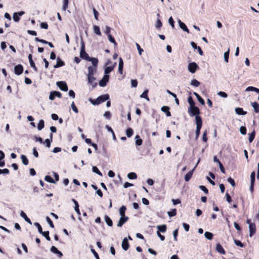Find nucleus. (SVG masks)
Instances as JSON below:
<instances>
[{
	"label": "nucleus",
	"instance_id": "nucleus-62",
	"mask_svg": "<svg viewBox=\"0 0 259 259\" xmlns=\"http://www.w3.org/2000/svg\"><path fill=\"white\" fill-rule=\"evenodd\" d=\"M93 10L95 18L97 20H98V17H99V15L98 12L96 10V9L95 8H93Z\"/></svg>",
	"mask_w": 259,
	"mask_h": 259
},
{
	"label": "nucleus",
	"instance_id": "nucleus-18",
	"mask_svg": "<svg viewBox=\"0 0 259 259\" xmlns=\"http://www.w3.org/2000/svg\"><path fill=\"white\" fill-rule=\"evenodd\" d=\"M179 26L181 29H182L184 31L187 32L188 33L190 32L189 30L187 28V26L185 25V24L183 22H182L180 20H179L178 21Z\"/></svg>",
	"mask_w": 259,
	"mask_h": 259
},
{
	"label": "nucleus",
	"instance_id": "nucleus-14",
	"mask_svg": "<svg viewBox=\"0 0 259 259\" xmlns=\"http://www.w3.org/2000/svg\"><path fill=\"white\" fill-rule=\"evenodd\" d=\"M50 250L51 252L57 254L59 257H61L63 256V253L54 246H52Z\"/></svg>",
	"mask_w": 259,
	"mask_h": 259
},
{
	"label": "nucleus",
	"instance_id": "nucleus-31",
	"mask_svg": "<svg viewBox=\"0 0 259 259\" xmlns=\"http://www.w3.org/2000/svg\"><path fill=\"white\" fill-rule=\"evenodd\" d=\"M50 139H47L45 140V142L46 143L47 147H48V148L50 147L51 141H52L53 140V134L52 133L50 134Z\"/></svg>",
	"mask_w": 259,
	"mask_h": 259
},
{
	"label": "nucleus",
	"instance_id": "nucleus-4",
	"mask_svg": "<svg viewBox=\"0 0 259 259\" xmlns=\"http://www.w3.org/2000/svg\"><path fill=\"white\" fill-rule=\"evenodd\" d=\"M80 57L82 59H85L87 61L90 58L89 57V55L86 53V52L85 51L84 44L83 41H82V43H81V50H80Z\"/></svg>",
	"mask_w": 259,
	"mask_h": 259
},
{
	"label": "nucleus",
	"instance_id": "nucleus-61",
	"mask_svg": "<svg viewBox=\"0 0 259 259\" xmlns=\"http://www.w3.org/2000/svg\"><path fill=\"white\" fill-rule=\"evenodd\" d=\"M208 139H207V131L205 130L203 134V136H202V140L206 142H207Z\"/></svg>",
	"mask_w": 259,
	"mask_h": 259
},
{
	"label": "nucleus",
	"instance_id": "nucleus-24",
	"mask_svg": "<svg viewBox=\"0 0 259 259\" xmlns=\"http://www.w3.org/2000/svg\"><path fill=\"white\" fill-rule=\"evenodd\" d=\"M158 231L157 232L164 233L166 231V226L165 225H159L157 226Z\"/></svg>",
	"mask_w": 259,
	"mask_h": 259
},
{
	"label": "nucleus",
	"instance_id": "nucleus-37",
	"mask_svg": "<svg viewBox=\"0 0 259 259\" xmlns=\"http://www.w3.org/2000/svg\"><path fill=\"white\" fill-rule=\"evenodd\" d=\"M45 126V122L44 120L41 119L39 120L38 125H37V128L38 130L40 131Z\"/></svg>",
	"mask_w": 259,
	"mask_h": 259
},
{
	"label": "nucleus",
	"instance_id": "nucleus-21",
	"mask_svg": "<svg viewBox=\"0 0 259 259\" xmlns=\"http://www.w3.org/2000/svg\"><path fill=\"white\" fill-rule=\"evenodd\" d=\"M196 166V165L195 166ZM196 167H195L192 170L189 171L185 176V180L186 182H188L192 177L193 171Z\"/></svg>",
	"mask_w": 259,
	"mask_h": 259
},
{
	"label": "nucleus",
	"instance_id": "nucleus-64",
	"mask_svg": "<svg viewBox=\"0 0 259 259\" xmlns=\"http://www.w3.org/2000/svg\"><path fill=\"white\" fill-rule=\"evenodd\" d=\"M40 27L43 29H48V24L47 22H42L40 23Z\"/></svg>",
	"mask_w": 259,
	"mask_h": 259
},
{
	"label": "nucleus",
	"instance_id": "nucleus-49",
	"mask_svg": "<svg viewBox=\"0 0 259 259\" xmlns=\"http://www.w3.org/2000/svg\"><path fill=\"white\" fill-rule=\"evenodd\" d=\"M255 171H253L251 173V175H250V183H255Z\"/></svg>",
	"mask_w": 259,
	"mask_h": 259
},
{
	"label": "nucleus",
	"instance_id": "nucleus-53",
	"mask_svg": "<svg viewBox=\"0 0 259 259\" xmlns=\"http://www.w3.org/2000/svg\"><path fill=\"white\" fill-rule=\"evenodd\" d=\"M229 50H228L227 52H226L224 53V59L225 61L228 63V59H229Z\"/></svg>",
	"mask_w": 259,
	"mask_h": 259
},
{
	"label": "nucleus",
	"instance_id": "nucleus-11",
	"mask_svg": "<svg viewBox=\"0 0 259 259\" xmlns=\"http://www.w3.org/2000/svg\"><path fill=\"white\" fill-rule=\"evenodd\" d=\"M249 236H252L256 232V226L254 223L250 224L249 226Z\"/></svg>",
	"mask_w": 259,
	"mask_h": 259
},
{
	"label": "nucleus",
	"instance_id": "nucleus-51",
	"mask_svg": "<svg viewBox=\"0 0 259 259\" xmlns=\"http://www.w3.org/2000/svg\"><path fill=\"white\" fill-rule=\"evenodd\" d=\"M46 220L50 225V227L52 228H54V224L52 222V221L51 220V219L49 217H46Z\"/></svg>",
	"mask_w": 259,
	"mask_h": 259
},
{
	"label": "nucleus",
	"instance_id": "nucleus-22",
	"mask_svg": "<svg viewBox=\"0 0 259 259\" xmlns=\"http://www.w3.org/2000/svg\"><path fill=\"white\" fill-rule=\"evenodd\" d=\"M216 250L218 252H219L222 254H225L226 253L225 250H224V249L223 248L222 246L220 243H218L217 244Z\"/></svg>",
	"mask_w": 259,
	"mask_h": 259
},
{
	"label": "nucleus",
	"instance_id": "nucleus-60",
	"mask_svg": "<svg viewBox=\"0 0 259 259\" xmlns=\"http://www.w3.org/2000/svg\"><path fill=\"white\" fill-rule=\"evenodd\" d=\"M228 182L233 186V187H235V181L231 177H229V178H228Z\"/></svg>",
	"mask_w": 259,
	"mask_h": 259
},
{
	"label": "nucleus",
	"instance_id": "nucleus-6",
	"mask_svg": "<svg viewBox=\"0 0 259 259\" xmlns=\"http://www.w3.org/2000/svg\"><path fill=\"white\" fill-rule=\"evenodd\" d=\"M56 97L61 98L62 97L61 93L58 91H52L50 94L49 99L54 100Z\"/></svg>",
	"mask_w": 259,
	"mask_h": 259
},
{
	"label": "nucleus",
	"instance_id": "nucleus-32",
	"mask_svg": "<svg viewBox=\"0 0 259 259\" xmlns=\"http://www.w3.org/2000/svg\"><path fill=\"white\" fill-rule=\"evenodd\" d=\"M69 0H63L62 10L65 11L68 8Z\"/></svg>",
	"mask_w": 259,
	"mask_h": 259
},
{
	"label": "nucleus",
	"instance_id": "nucleus-59",
	"mask_svg": "<svg viewBox=\"0 0 259 259\" xmlns=\"http://www.w3.org/2000/svg\"><path fill=\"white\" fill-rule=\"evenodd\" d=\"M240 132L242 135H245L246 134V128L245 126H241L240 128Z\"/></svg>",
	"mask_w": 259,
	"mask_h": 259
},
{
	"label": "nucleus",
	"instance_id": "nucleus-7",
	"mask_svg": "<svg viewBox=\"0 0 259 259\" xmlns=\"http://www.w3.org/2000/svg\"><path fill=\"white\" fill-rule=\"evenodd\" d=\"M195 122L196 124V130L200 131L202 125V120L200 116L195 117Z\"/></svg>",
	"mask_w": 259,
	"mask_h": 259
},
{
	"label": "nucleus",
	"instance_id": "nucleus-45",
	"mask_svg": "<svg viewBox=\"0 0 259 259\" xmlns=\"http://www.w3.org/2000/svg\"><path fill=\"white\" fill-rule=\"evenodd\" d=\"M167 213L170 217H174L177 214V209L176 208L172 209L171 211H168Z\"/></svg>",
	"mask_w": 259,
	"mask_h": 259
},
{
	"label": "nucleus",
	"instance_id": "nucleus-5",
	"mask_svg": "<svg viewBox=\"0 0 259 259\" xmlns=\"http://www.w3.org/2000/svg\"><path fill=\"white\" fill-rule=\"evenodd\" d=\"M57 86L60 88V89L63 91L66 92L68 91V86L65 81H58L57 82Z\"/></svg>",
	"mask_w": 259,
	"mask_h": 259
},
{
	"label": "nucleus",
	"instance_id": "nucleus-27",
	"mask_svg": "<svg viewBox=\"0 0 259 259\" xmlns=\"http://www.w3.org/2000/svg\"><path fill=\"white\" fill-rule=\"evenodd\" d=\"M72 201L74 203V204H75L74 209H75V211L78 215H80V210L79 209V204H78L77 201L74 199H72Z\"/></svg>",
	"mask_w": 259,
	"mask_h": 259
},
{
	"label": "nucleus",
	"instance_id": "nucleus-50",
	"mask_svg": "<svg viewBox=\"0 0 259 259\" xmlns=\"http://www.w3.org/2000/svg\"><path fill=\"white\" fill-rule=\"evenodd\" d=\"M19 15L17 13H14L13 14V20L15 22H18L20 20Z\"/></svg>",
	"mask_w": 259,
	"mask_h": 259
},
{
	"label": "nucleus",
	"instance_id": "nucleus-41",
	"mask_svg": "<svg viewBox=\"0 0 259 259\" xmlns=\"http://www.w3.org/2000/svg\"><path fill=\"white\" fill-rule=\"evenodd\" d=\"M45 180L48 182L55 184L56 182L55 180L50 176H46L45 178Z\"/></svg>",
	"mask_w": 259,
	"mask_h": 259
},
{
	"label": "nucleus",
	"instance_id": "nucleus-17",
	"mask_svg": "<svg viewBox=\"0 0 259 259\" xmlns=\"http://www.w3.org/2000/svg\"><path fill=\"white\" fill-rule=\"evenodd\" d=\"M88 61H91L93 65L94 66V69H95V71H96L97 64L98 63V59L95 58H90L88 60Z\"/></svg>",
	"mask_w": 259,
	"mask_h": 259
},
{
	"label": "nucleus",
	"instance_id": "nucleus-47",
	"mask_svg": "<svg viewBox=\"0 0 259 259\" xmlns=\"http://www.w3.org/2000/svg\"><path fill=\"white\" fill-rule=\"evenodd\" d=\"M108 37V38H109V40H110V41L112 42L114 44L115 47L117 46V44L115 41L114 38L111 36V35L109 34Z\"/></svg>",
	"mask_w": 259,
	"mask_h": 259
},
{
	"label": "nucleus",
	"instance_id": "nucleus-46",
	"mask_svg": "<svg viewBox=\"0 0 259 259\" xmlns=\"http://www.w3.org/2000/svg\"><path fill=\"white\" fill-rule=\"evenodd\" d=\"M188 102L190 104V107H193L195 106V103L191 96L188 97Z\"/></svg>",
	"mask_w": 259,
	"mask_h": 259
},
{
	"label": "nucleus",
	"instance_id": "nucleus-29",
	"mask_svg": "<svg viewBox=\"0 0 259 259\" xmlns=\"http://www.w3.org/2000/svg\"><path fill=\"white\" fill-rule=\"evenodd\" d=\"M251 104L254 108V111L256 113H259V104L256 102H252Z\"/></svg>",
	"mask_w": 259,
	"mask_h": 259
},
{
	"label": "nucleus",
	"instance_id": "nucleus-54",
	"mask_svg": "<svg viewBox=\"0 0 259 259\" xmlns=\"http://www.w3.org/2000/svg\"><path fill=\"white\" fill-rule=\"evenodd\" d=\"M104 116L108 119H110L111 117V114L110 111H106L104 114Z\"/></svg>",
	"mask_w": 259,
	"mask_h": 259
},
{
	"label": "nucleus",
	"instance_id": "nucleus-23",
	"mask_svg": "<svg viewBox=\"0 0 259 259\" xmlns=\"http://www.w3.org/2000/svg\"><path fill=\"white\" fill-rule=\"evenodd\" d=\"M20 215L25 220L26 222H27V223L31 225L32 224L31 220L29 218H28L26 213L23 211H21Z\"/></svg>",
	"mask_w": 259,
	"mask_h": 259
},
{
	"label": "nucleus",
	"instance_id": "nucleus-38",
	"mask_svg": "<svg viewBox=\"0 0 259 259\" xmlns=\"http://www.w3.org/2000/svg\"><path fill=\"white\" fill-rule=\"evenodd\" d=\"M133 133H134V131H133V129L131 128H128L126 130V135L127 137L128 138L132 137L133 135Z\"/></svg>",
	"mask_w": 259,
	"mask_h": 259
},
{
	"label": "nucleus",
	"instance_id": "nucleus-20",
	"mask_svg": "<svg viewBox=\"0 0 259 259\" xmlns=\"http://www.w3.org/2000/svg\"><path fill=\"white\" fill-rule=\"evenodd\" d=\"M116 65V63H114V65H113L112 66L106 67L104 70L105 75H108V74L110 73L114 69Z\"/></svg>",
	"mask_w": 259,
	"mask_h": 259
},
{
	"label": "nucleus",
	"instance_id": "nucleus-36",
	"mask_svg": "<svg viewBox=\"0 0 259 259\" xmlns=\"http://www.w3.org/2000/svg\"><path fill=\"white\" fill-rule=\"evenodd\" d=\"M148 90H146L144 91V92L141 95L140 97L142 98H145L147 101H149V98L148 96Z\"/></svg>",
	"mask_w": 259,
	"mask_h": 259
},
{
	"label": "nucleus",
	"instance_id": "nucleus-33",
	"mask_svg": "<svg viewBox=\"0 0 259 259\" xmlns=\"http://www.w3.org/2000/svg\"><path fill=\"white\" fill-rule=\"evenodd\" d=\"M255 132L254 130H253L251 133L249 134L248 140L249 143H251L253 141L255 138Z\"/></svg>",
	"mask_w": 259,
	"mask_h": 259
},
{
	"label": "nucleus",
	"instance_id": "nucleus-26",
	"mask_svg": "<svg viewBox=\"0 0 259 259\" xmlns=\"http://www.w3.org/2000/svg\"><path fill=\"white\" fill-rule=\"evenodd\" d=\"M104 218H105V221L106 224H107V225H108L110 227L112 226L113 222H112V220L110 219V218L108 215H105Z\"/></svg>",
	"mask_w": 259,
	"mask_h": 259
},
{
	"label": "nucleus",
	"instance_id": "nucleus-1",
	"mask_svg": "<svg viewBox=\"0 0 259 259\" xmlns=\"http://www.w3.org/2000/svg\"><path fill=\"white\" fill-rule=\"evenodd\" d=\"M95 72V69L93 66H90L88 67V82L92 85L93 88H95L97 85V83L95 81L96 78L94 77V74Z\"/></svg>",
	"mask_w": 259,
	"mask_h": 259
},
{
	"label": "nucleus",
	"instance_id": "nucleus-52",
	"mask_svg": "<svg viewBox=\"0 0 259 259\" xmlns=\"http://www.w3.org/2000/svg\"><path fill=\"white\" fill-rule=\"evenodd\" d=\"M199 187L200 189H201L202 191H203L205 194H207L208 193V190L205 186H203V185H200V186H199Z\"/></svg>",
	"mask_w": 259,
	"mask_h": 259
},
{
	"label": "nucleus",
	"instance_id": "nucleus-48",
	"mask_svg": "<svg viewBox=\"0 0 259 259\" xmlns=\"http://www.w3.org/2000/svg\"><path fill=\"white\" fill-rule=\"evenodd\" d=\"M93 171L99 175V176H102V172L99 170L97 167L94 166L92 168Z\"/></svg>",
	"mask_w": 259,
	"mask_h": 259
},
{
	"label": "nucleus",
	"instance_id": "nucleus-34",
	"mask_svg": "<svg viewBox=\"0 0 259 259\" xmlns=\"http://www.w3.org/2000/svg\"><path fill=\"white\" fill-rule=\"evenodd\" d=\"M21 160H22V163L25 165H27L28 164V163H29V161H28V158H27V157L24 155H22L21 156Z\"/></svg>",
	"mask_w": 259,
	"mask_h": 259
},
{
	"label": "nucleus",
	"instance_id": "nucleus-43",
	"mask_svg": "<svg viewBox=\"0 0 259 259\" xmlns=\"http://www.w3.org/2000/svg\"><path fill=\"white\" fill-rule=\"evenodd\" d=\"M40 234H41L46 238V239L48 241L51 240V238L49 236V231H45V232L42 231V233H41Z\"/></svg>",
	"mask_w": 259,
	"mask_h": 259
},
{
	"label": "nucleus",
	"instance_id": "nucleus-25",
	"mask_svg": "<svg viewBox=\"0 0 259 259\" xmlns=\"http://www.w3.org/2000/svg\"><path fill=\"white\" fill-rule=\"evenodd\" d=\"M236 114L238 115H244L247 114V112L244 111L242 108L237 107L235 109Z\"/></svg>",
	"mask_w": 259,
	"mask_h": 259
},
{
	"label": "nucleus",
	"instance_id": "nucleus-58",
	"mask_svg": "<svg viewBox=\"0 0 259 259\" xmlns=\"http://www.w3.org/2000/svg\"><path fill=\"white\" fill-rule=\"evenodd\" d=\"M162 22H161L159 18H158L156 23V27L157 28H160L162 27Z\"/></svg>",
	"mask_w": 259,
	"mask_h": 259
},
{
	"label": "nucleus",
	"instance_id": "nucleus-35",
	"mask_svg": "<svg viewBox=\"0 0 259 259\" xmlns=\"http://www.w3.org/2000/svg\"><path fill=\"white\" fill-rule=\"evenodd\" d=\"M126 209V207L124 205H122L119 209V213L121 217H126L125 215V212Z\"/></svg>",
	"mask_w": 259,
	"mask_h": 259
},
{
	"label": "nucleus",
	"instance_id": "nucleus-39",
	"mask_svg": "<svg viewBox=\"0 0 259 259\" xmlns=\"http://www.w3.org/2000/svg\"><path fill=\"white\" fill-rule=\"evenodd\" d=\"M205 237L208 240H212L213 235L211 232H206L204 234Z\"/></svg>",
	"mask_w": 259,
	"mask_h": 259
},
{
	"label": "nucleus",
	"instance_id": "nucleus-16",
	"mask_svg": "<svg viewBox=\"0 0 259 259\" xmlns=\"http://www.w3.org/2000/svg\"><path fill=\"white\" fill-rule=\"evenodd\" d=\"M123 61L122 59L120 57L119 59L118 72L121 75L123 74Z\"/></svg>",
	"mask_w": 259,
	"mask_h": 259
},
{
	"label": "nucleus",
	"instance_id": "nucleus-30",
	"mask_svg": "<svg viewBox=\"0 0 259 259\" xmlns=\"http://www.w3.org/2000/svg\"><path fill=\"white\" fill-rule=\"evenodd\" d=\"M93 28L94 33H95L96 34L99 36H101L102 35L100 27L98 26L94 25Z\"/></svg>",
	"mask_w": 259,
	"mask_h": 259
},
{
	"label": "nucleus",
	"instance_id": "nucleus-19",
	"mask_svg": "<svg viewBox=\"0 0 259 259\" xmlns=\"http://www.w3.org/2000/svg\"><path fill=\"white\" fill-rule=\"evenodd\" d=\"M170 108L168 106H164L161 107V111L164 112L167 116H170L171 113L169 111Z\"/></svg>",
	"mask_w": 259,
	"mask_h": 259
},
{
	"label": "nucleus",
	"instance_id": "nucleus-40",
	"mask_svg": "<svg viewBox=\"0 0 259 259\" xmlns=\"http://www.w3.org/2000/svg\"><path fill=\"white\" fill-rule=\"evenodd\" d=\"M136 144L137 146L141 145L143 143V140L140 138V136L138 135H137L136 136Z\"/></svg>",
	"mask_w": 259,
	"mask_h": 259
},
{
	"label": "nucleus",
	"instance_id": "nucleus-2",
	"mask_svg": "<svg viewBox=\"0 0 259 259\" xmlns=\"http://www.w3.org/2000/svg\"><path fill=\"white\" fill-rule=\"evenodd\" d=\"M110 98L108 94H105L98 97L96 100L90 99V102L94 105H99L107 101Z\"/></svg>",
	"mask_w": 259,
	"mask_h": 259
},
{
	"label": "nucleus",
	"instance_id": "nucleus-10",
	"mask_svg": "<svg viewBox=\"0 0 259 259\" xmlns=\"http://www.w3.org/2000/svg\"><path fill=\"white\" fill-rule=\"evenodd\" d=\"M23 67L21 64L17 65L14 67V72L17 75L21 74L23 73Z\"/></svg>",
	"mask_w": 259,
	"mask_h": 259
},
{
	"label": "nucleus",
	"instance_id": "nucleus-13",
	"mask_svg": "<svg viewBox=\"0 0 259 259\" xmlns=\"http://www.w3.org/2000/svg\"><path fill=\"white\" fill-rule=\"evenodd\" d=\"M128 220V218L127 217H121L120 218L118 224L117 226L119 227H121L123 226V225Z\"/></svg>",
	"mask_w": 259,
	"mask_h": 259
},
{
	"label": "nucleus",
	"instance_id": "nucleus-42",
	"mask_svg": "<svg viewBox=\"0 0 259 259\" xmlns=\"http://www.w3.org/2000/svg\"><path fill=\"white\" fill-rule=\"evenodd\" d=\"M127 177L130 179H136L137 178V175L135 172H130L127 175Z\"/></svg>",
	"mask_w": 259,
	"mask_h": 259
},
{
	"label": "nucleus",
	"instance_id": "nucleus-12",
	"mask_svg": "<svg viewBox=\"0 0 259 259\" xmlns=\"http://www.w3.org/2000/svg\"><path fill=\"white\" fill-rule=\"evenodd\" d=\"M121 246L122 248L124 250H127L129 248L130 244L126 238H124L123 239Z\"/></svg>",
	"mask_w": 259,
	"mask_h": 259
},
{
	"label": "nucleus",
	"instance_id": "nucleus-28",
	"mask_svg": "<svg viewBox=\"0 0 259 259\" xmlns=\"http://www.w3.org/2000/svg\"><path fill=\"white\" fill-rule=\"evenodd\" d=\"M193 94L196 97L198 101L202 105H204L205 104L204 100L199 96L198 94L196 92H194Z\"/></svg>",
	"mask_w": 259,
	"mask_h": 259
},
{
	"label": "nucleus",
	"instance_id": "nucleus-9",
	"mask_svg": "<svg viewBox=\"0 0 259 259\" xmlns=\"http://www.w3.org/2000/svg\"><path fill=\"white\" fill-rule=\"evenodd\" d=\"M109 79V75H104L103 78L99 81V85L104 87L106 85L107 82Z\"/></svg>",
	"mask_w": 259,
	"mask_h": 259
},
{
	"label": "nucleus",
	"instance_id": "nucleus-56",
	"mask_svg": "<svg viewBox=\"0 0 259 259\" xmlns=\"http://www.w3.org/2000/svg\"><path fill=\"white\" fill-rule=\"evenodd\" d=\"M71 108L74 112H75L76 113H78V110L77 108L76 107L74 102H73L71 104Z\"/></svg>",
	"mask_w": 259,
	"mask_h": 259
},
{
	"label": "nucleus",
	"instance_id": "nucleus-63",
	"mask_svg": "<svg viewBox=\"0 0 259 259\" xmlns=\"http://www.w3.org/2000/svg\"><path fill=\"white\" fill-rule=\"evenodd\" d=\"M173 235H174V238L175 241H177V236L178 235V229H177L174 231Z\"/></svg>",
	"mask_w": 259,
	"mask_h": 259
},
{
	"label": "nucleus",
	"instance_id": "nucleus-44",
	"mask_svg": "<svg viewBox=\"0 0 259 259\" xmlns=\"http://www.w3.org/2000/svg\"><path fill=\"white\" fill-rule=\"evenodd\" d=\"M200 84V82L195 79H192L191 80V84L195 87H198Z\"/></svg>",
	"mask_w": 259,
	"mask_h": 259
},
{
	"label": "nucleus",
	"instance_id": "nucleus-57",
	"mask_svg": "<svg viewBox=\"0 0 259 259\" xmlns=\"http://www.w3.org/2000/svg\"><path fill=\"white\" fill-rule=\"evenodd\" d=\"M34 225L37 228L38 231L40 233H42V227L38 223H35Z\"/></svg>",
	"mask_w": 259,
	"mask_h": 259
},
{
	"label": "nucleus",
	"instance_id": "nucleus-55",
	"mask_svg": "<svg viewBox=\"0 0 259 259\" xmlns=\"http://www.w3.org/2000/svg\"><path fill=\"white\" fill-rule=\"evenodd\" d=\"M235 244L241 247H243L244 246V245L239 240H234Z\"/></svg>",
	"mask_w": 259,
	"mask_h": 259
},
{
	"label": "nucleus",
	"instance_id": "nucleus-3",
	"mask_svg": "<svg viewBox=\"0 0 259 259\" xmlns=\"http://www.w3.org/2000/svg\"><path fill=\"white\" fill-rule=\"evenodd\" d=\"M188 113L190 116L192 117L194 116H199L200 110L197 106L189 107L188 109Z\"/></svg>",
	"mask_w": 259,
	"mask_h": 259
},
{
	"label": "nucleus",
	"instance_id": "nucleus-8",
	"mask_svg": "<svg viewBox=\"0 0 259 259\" xmlns=\"http://www.w3.org/2000/svg\"><path fill=\"white\" fill-rule=\"evenodd\" d=\"M198 67V66L195 62L190 63L188 65V70L192 73H195Z\"/></svg>",
	"mask_w": 259,
	"mask_h": 259
},
{
	"label": "nucleus",
	"instance_id": "nucleus-15",
	"mask_svg": "<svg viewBox=\"0 0 259 259\" xmlns=\"http://www.w3.org/2000/svg\"><path fill=\"white\" fill-rule=\"evenodd\" d=\"M65 65V63L59 57L57 58V63L54 66L55 68H57Z\"/></svg>",
	"mask_w": 259,
	"mask_h": 259
}]
</instances>
